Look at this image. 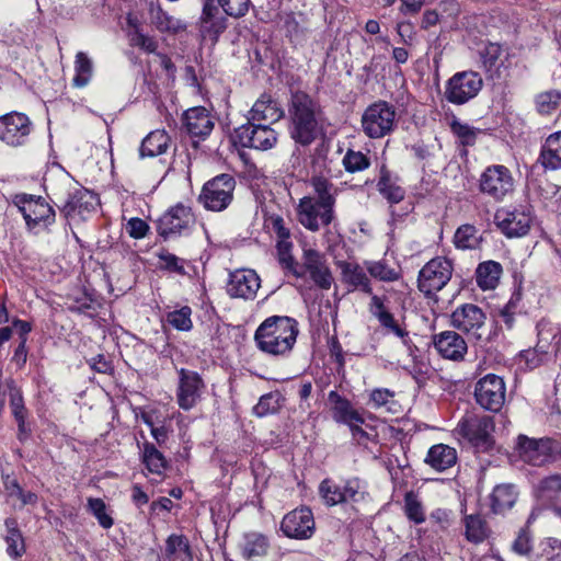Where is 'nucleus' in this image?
<instances>
[{"instance_id":"nucleus-1","label":"nucleus","mask_w":561,"mask_h":561,"mask_svg":"<svg viewBox=\"0 0 561 561\" xmlns=\"http://www.w3.org/2000/svg\"><path fill=\"white\" fill-rule=\"evenodd\" d=\"M311 186L314 195L300 198L296 207L298 222L311 232L329 226L334 219L336 190L325 178L313 176Z\"/></svg>"},{"instance_id":"nucleus-2","label":"nucleus","mask_w":561,"mask_h":561,"mask_svg":"<svg viewBox=\"0 0 561 561\" xmlns=\"http://www.w3.org/2000/svg\"><path fill=\"white\" fill-rule=\"evenodd\" d=\"M298 332V323L295 319L272 316L259 325L254 340L262 352L273 356H286L291 352Z\"/></svg>"},{"instance_id":"nucleus-3","label":"nucleus","mask_w":561,"mask_h":561,"mask_svg":"<svg viewBox=\"0 0 561 561\" xmlns=\"http://www.w3.org/2000/svg\"><path fill=\"white\" fill-rule=\"evenodd\" d=\"M289 134L300 146L311 145L321 133V110L319 104L304 92L291 96L289 107Z\"/></svg>"},{"instance_id":"nucleus-4","label":"nucleus","mask_w":561,"mask_h":561,"mask_svg":"<svg viewBox=\"0 0 561 561\" xmlns=\"http://www.w3.org/2000/svg\"><path fill=\"white\" fill-rule=\"evenodd\" d=\"M365 266L346 263L343 267V279L350 290H360L370 295L369 312L379 321L380 325L389 333L400 339H404L408 332L394 320V317L385 306V298L373 295V287L369 277L366 274Z\"/></svg>"},{"instance_id":"nucleus-5","label":"nucleus","mask_w":561,"mask_h":561,"mask_svg":"<svg viewBox=\"0 0 561 561\" xmlns=\"http://www.w3.org/2000/svg\"><path fill=\"white\" fill-rule=\"evenodd\" d=\"M60 188L54 192V203L67 219H75L77 216L83 217L94 207V196L84 188L72 185L69 180Z\"/></svg>"},{"instance_id":"nucleus-6","label":"nucleus","mask_w":561,"mask_h":561,"mask_svg":"<svg viewBox=\"0 0 561 561\" xmlns=\"http://www.w3.org/2000/svg\"><path fill=\"white\" fill-rule=\"evenodd\" d=\"M396 108L386 101H378L369 105L362 116L364 134L371 139H379L389 135L396 124Z\"/></svg>"},{"instance_id":"nucleus-7","label":"nucleus","mask_w":561,"mask_h":561,"mask_svg":"<svg viewBox=\"0 0 561 561\" xmlns=\"http://www.w3.org/2000/svg\"><path fill=\"white\" fill-rule=\"evenodd\" d=\"M454 272L453 261L445 256L430 260L419 272L417 287L427 297L435 296L450 280Z\"/></svg>"},{"instance_id":"nucleus-8","label":"nucleus","mask_w":561,"mask_h":561,"mask_svg":"<svg viewBox=\"0 0 561 561\" xmlns=\"http://www.w3.org/2000/svg\"><path fill=\"white\" fill-rule=\"evenodd\" d=\"M234 188V179L220 174L204 184L198 201L208 210L221 211L231 204Z\"/></svg>"},{"instance_id":"nucleus-9","label":"nucleus","mask_w":561,"mask_h":561,"mask_svg":"<svg viewBox=\"0 0 561 561\" xmlns=\"http://www.w3.org/2000/svg\"><path fill=\"white\" fill-rule=\"evenodd\" d=\"M28 229L48 227L55 222L54 208L41 196L19 194L13 199Z\"/></svg>"},{"instance_id":"nucleus-10","label":"nucleus","mask_w":561,"mask_h":561,"mask_svg":"<svg viewBox=\"0 0 561 561\" xmlns=\"http://www.w3.org/2000/svg\"><path fill=\"white\" fill-rule=\"evenodd\" d=\"M483 81L476 71H459L450 77L445 85V99L456 105H461L478 95Z\"/></svg>"},{"instance_id":"nucleus-11","label":"nucleus","mask_w":561,"mask_h":561,"mask_svg":"<svg viewBox=\"0 0 561 561\" xmlns=\"http://www.w3.org/2000/svg\"><path fill=\"white\" fill-rule=\"evenodd\" d=\"M450 324L470 339L480 341L485 330L486 314L474 304H463L451 312Z\"/></svg>"},{"instance_id":"nucleus-12","label":"nucleus","mask_w":561,"mask_h":561,"mask_svg":"<svg viewBox=\"0 0 561 561\" xmlns=\"http://www.w3.org/2000/svg\"><path fill=\"white\" fill-rule=\"evenodd\" d=\"M481 193L494 201H503L514 190V179L511 171L502 164L488 167L479 180Z\"/></svg>"},{"instance_id":"nucleus-13","label":"nucleus","mask_w":561,"mask_h":561,"mask_svg":"<svg viewBox=\"0 0 561 561\" xmlns=\"http://www.w3.org/2000/svg\"><path fill=\"white\" fill-rule=\"evenodd\" d=\"M494 221L507 238H519L529 231L533 217L526 206L502 207L496 210Z\"/></svg>"},{"instance_id":"nucleus-14","label":"nucleus","mask_w":561,"mask_h":561,"mask_svg":"<svg viewBox=\"0 0 561 561\" xmlns=\"http://www.w3.org/2000/svg\"><path fill=\"white\" fill-rule=\"evenodd\" d=\"M506 387L503 378L488 374L474 387L477 403L484 410L499 412L505 402Z\"/></svg>"},{"instance_id":"nucleus-15","label":"nucleus","mask_w":561,"mask_h":561,"mask_svg":"<svg viewBox=\"0 0 561 561\" xmlns=\"http://www.w3.org/2000/svg\"><path fill=\"white\" fill-rule=\"evenodd\" d=\"M32 130L33 124L24 113L11 112L0 116V140L8 146H24Z\"/></svg>"},{"instance_id":"nucleus-16","label":"nucleus","mask_w":561,"mask_h":561,"mask_svg":"<svg viewBox=\"0 0 561 561\" xmlns=\"http://www.w3.org/2000/svg\"><path fill=\"white\" fill-rule=\"evenodd\" d=\"M270 125L248 122L236 129V138L242 147L262 151L270 150L278 140V134Z\"/></svg>"},{"instance_id":"nucleus-17","label":"nucleus","mask_w":561,"mask_h":561,"mask_svg":"<svg viewBox=\"0 0 561 561\" xmlns=\"http://www.w3.org/2000/svg\"><path fill=\"white\" fill-rule=\"evenodd\" d=\"M460 434L478 448L488 449L493 440L494 421L489 415L472 414L458 423Z\"/></svg>"},{"instance_id":"nucleus-18","label":"nucleus","mask_w":561,"mask_h":561,"mask_svg":"<svg viewBox=\"0 0 561 561\" xmlns=\"http://www.w3.org/2000/svg\"><path fill=\"white\" fill-rule=\"evenodd\" d=\"M176 388V402L184 411L192 410L201 400L205 382L198 373L181 368Z\"/></svg>"},{"instance_id":"nucleus-19","label":"nucleus","mask_w":561,"mask_h":561,"mask_svg":"<svg viewBox=\"0 0 561 561\" xmlns=\"http://www.w3.org/2000/svg\"><path fill=\"white\" fill-rule=\"evenodd\" d=\"M282 531L288 538L305 540L312 537L316 523L308 507H300L286 514L280 525Z\"/></svg>"},{"instance_id":"nucleus-20","label":"nucleus","mask_w":561,"mask_h":561,"mask_svg":"<svg viewBox=\"0 0 561 561\" xmlns=\"http://www.w3.org/2000/svg\"><path fill=\"white\" fill-rule=\"evenodd\" d=\"M516 447L519 458L531 466H542L549 462L553 455V444L549 438L534 439L519 435Z\"/></svg>"},{"instance_id":"nucleus-21","label":"nucleus","mask_w":561,"mask_h":561,"mask_svg":"<svg viewBox=\"0 0 561 561\" xmlns=\"http://www.w3.org/2000/svg\"><path fill=\"white\" fill-rule=\"evenodd\" d=\"M193 224L194 217L191 209L179 204L160 217L157 229L159 234L167 239L188 231Z\"/></svg>"},{"instance_id":"nucleus-22","label":"nucleus","mask_w":561,"mask_h":561,"mask_svg":"<svg viewBox=\"0 0 561 561\" xmlns=\"http://www.w3.org/2000/svg\"><path fill=\"white\" fill-rule=\"evenodd\" d=\"M261 287V279L254 270L242 268L231 272L227 293L232 298L253 299Z\"/></svg>"},{"instance_id":"nucleus-23","label":"nucleus","mask_w":561,"mask_h":561,"mask_svg":"<svg viewBox=\"0 0 561 561\" xmlns=\"http://www.w3.org/2000/svg\"><path fill=\"white\" fill-rule=\"evenodd\" d=\"M182 124L190 136L198 138L209 136L215 126L213 116L203 106L186 110L182 115Z\"/></svg>"},{"instance_id":"nucleus-24","label":"nucleus","mask_w":561,"mask_h":561,"mask_svg":"<svg viewBox=\"0 0 561 561\" xmlns=\"http://www.w3.org/2000/svg\"><path fill=\"white\" fill-rule=\"evenodd\" d=\"M203 11L199 19V30L204 38L213 42L226 30V18L221 14L214 0H203Z\"/></svg>"},{"instance_id":"nucleus-25","label":"nucleus","mask_w":561,"mask_h":561,"mask_svg":"<svg viewBox=\"0 0 561 561\" xmlns=\"http://www.w3.org/2000/svg\"><path fill=\"white\" fill-rule=\"evenodd\" d=\"M434 346L445 358L460 360L465 357L468 345L456 331H444L434 336Z\"/></svg>"},{"instance_id":"nucleus-26","label":"nucleus","mask_w":561,"mask_h":561,"mask_svg":"<svg viewBox=\"0 0 561 561\" xmlns=\"http://www.w3.org/2000/svg\"><path fill=\"white\" fill-rule=\"evenodd\" d=\"M283 116L284 111L280 108L277 101L272 99L271 95L262 94L251 107L248 122L273 124L278 122Z\"/></svg>"},{"instance_id":"nucleus-27","label":"nucleus","mask_w":561,"mask_h":561,"mask_svg":"<svg viewBox=\"0 0 561 561\" xmlns=\"http://www.w3.org/2000/svg\"><path fill=\"white\" fill-rule=\"evenodd\" d=\"M328 400L331 404L332 417L335 422L346 425L365 422L364 416L353 408L352 403L336 391H330Z\"/></svg>"},{"instance_id":"nucleus-28","label":"nucleus","mask_w":561,"mask_h":561,"mask_svg":"<svg viewBox=\"0 0 561 561\" xmlns=\"http://www.w3.org/2000/svg\"><path fill=\"white\" fill-rule=\"evenodd\" d=\"M539 162L546 170L561 169V131L549 135L541 147Z\"/></svg>"},{"instance_id":"nucleus-29","label":"nucleus","mask_w":561,"mask_h":561,"mask_svg":"<svg viewBox=\"0 0 561 561\" xmlns=\"http://www.w3.org/2000/svg\"><path fill=\"white\" fill-rule=\"evenodd\" d=\"M170 144V136L163 129L150 131L141 141L139 148L140 158H153L167 152Z\"/></svg>"},{"instance_id":"nucleus-30","label":"nucleus","mask_w":561,"mask_h":561,"mask_svg":"<svg viewBox=\"0 0 561 561\" xmlns=\"http://www.w3.org/2000/svg\"><path fill=\"white\" fill-rule=\"evenodd\" d=\"M456 460V449L445 444L432 446L425 458V462L436 471H445L451 468Z\"/></svg>"},{"instance_id":"nucleus-31","label":"nucleus","mask_w":561,"mask_h":561,"mask_svg":"<svg viewBox=\"0 0 561 561\" xmlns=\"http://www.w3.org/2000/svg\"><path fill=\"white\" fill-rule=\"evenodd\" d=\"M538 496L542 501H554L553 512L561 518V474L545 478L538 485Z\"/></svg>"},{"instance_id":"nucleus-32","label":"nucleus","mask_w":561,"mask_h":561,"mask_svg":"<svg viewBox=\"0 0 561 561\" xmlns=\"http://www.w3.org/2000/svg\"><path fill=\"white\" fill-rule=\"evenodd\" d=\"M502 273L503 268L499 262H482L476 270L477 284L482 290L494 289L499 285Z\"/></svg>"},{"instance_id":"nucleus-33","label":"nucleus","mask_w":561,"mask_h":561,"mask_svg":"<svg viewBox=\"0 0 561 561\" xmlns=\"http://www.w3.org/2000/svg\"><path fill=\"white\" fill-rule=\"evenodd\" d=\"M165 559L168 561H193L188 539L183 535H170L165 541Z\"/></svg>"},{"instance_id":"nucleus-34","label":"nucleus","mask_w":561,"mask_h":561,"mask_svg":"<svg viewBox=\"0 0 561 561\" xmlns=\"http://www.w3.org/2000/svg\"><path fill=\"white\" fill-rule=\"evenodd\" d=\"M517 499V492L512 484L496 485L491 495L492 510L496 514H502L512 508Z\"/></svg>"},{"instance_id":"nucleus-35","label":"nucleus","mask_w":561,"mask_h":561,"mask_svg":"<svg viewBox=\"0 0 561 561\" xmlns=\"http://www.w3.org/2000/svg\"><path fill=\"white\" fill-rule=\"evenodd\" d=\"M5 528L7 535L4 536V540L7 542V553L13 558L18 559L23 556L25 552V543L23 536L18 528V522L14 518L5 519Z\"/></svg>"},{"instance_id":"nucleus-36","label":"nucleus","mask_w":561,"mask_h":561,"mask_svg":"<svg viewBox=\"0 0 561 561\" xmlns=\"http://www.w3.org/2000/svg\"><path fill=\"white\" fill-rule=\"evenodd\" d=\"M240 548L242 554L248 559L263 557L267 553L268 541L262 534L249 533L243 536Z\"/></svg>"},{"instance_id":"nucleus-37","label":"nucleus","mask_w":561,"mask_h":561,"mask_svg":"<svg viewBox=\"0 0 561 561\" xmlns=\"http://www.w3.org/2000/svg\"><path fill=\"white\" fill-rule=\"evenodd\" d=\"M367 496V483L357 477H352L344 480V495L339 499L343 500V504L354 505L366 501Z\"/></svg>"},{"instance_id":"nucleus-38","label":"nucleus","mask_w":561,"mask_h":561,"mask_svg":"<svg viewBox=\"0 0 561 561\" xmlns=\"http://www.w3.org/2000/svg\"><path fill=\"white\" fill-rule=\"evenodd\" d=\"M364 266L373 278L380 282L391 283L401 277L400 271L389 265L386 260L365 261Z\"/></svg>"},{"instance_id":"nucleus-39","label":"nucleus","mask_w":561,"mask_h":561,"mask_svg":"<svg viewBox=\"0 0 561 561\" xmlns=\"http://www.w3.org/2000/svg\"><path fill=\"white\" fill-rule=\"evenodd\" d=\"M370 403L376 410L397 414L400 412V404L394 398V392L387 388H377L370 393Z\"/></svg>"},{"instance_id":"nucleus-40","label":"nucleus","mask_w":561,"mask_h":561,"mask_svg":"<svg viewBox=\"0 0 561 561\" xmlns=\"http://www.w3.org/2000/svg\"><path fill=\"white\" fill-rule=\"evenodd\" d=\"M150 18L152 24L160 32H178L183 28L181 21L164 12L158 3H150Z\"/></svg>"},{"instance_id":"nucleus-41","label":"nucleus","mask_w":561,"mask_h":561,"mask_svg":"<svg viewBox=\"0 0 561 561\" xmlns=\"http://www.w3.org/2000/svg\"><path fill=\"white\" fill-rule=\"evenodd\" d=\"M377 186L380 194L392 204L401 202L404 197V190L392 180L390 173L385 168L380 170Z\"/></svg>"},{"instance_id":"nucleus-42","label":"nucleus","mask_w":561,"mask_h":561,"mask_svg":"<svg viewBox=\"0 0 561 561\" xmlns=\"http://www.w3.org/2000/svg\"><path fill=\"white\" fill-rule=\"evenodd\" d=\"M75 72L76 75L72 80L73 85L77 88H83L88 85L93 73V62L83 51H79L76 55Z\"/></svg>"},{"instance_id":"nucleus-43","label":"nucleus","mask_w":561,"mask_h":561,"mask_svg":"<svg viewBox=\"0 0 561 561\" xmlns=\"http://www.w3.org/2000/svg\"><path fill=\"white\" fill-rule=\"evenodd\" d=\"M142 461L151 473L162 474L167 468L164 456L151 443L144 444Z\"/></svg>"},{"instance_id":"nucleus-44","label":"nucleus","mask_w":561,"mask_h":561,"mask_svg":"<svg viewBox=\"0 0 561 561\" xmlns=\"http://www.w3.org/2000/svg\"><path fill=\"white\" fill-rule=\"evenodd\" d=\"M319 494L328 506L343 504L339 496L344 495V480L336 483L331 479H324L319 485Z\"/></svg>"},{"instance_id":"nucleus-45","label":"nucleus","mask_w":561,"mask_h":561,"mask_svg":"<svg viewBox=\"0 0 561 561\" xmlns=\"http://www.w3.org/2000/svg\"><path fill=\"white\" fill-rule=\"evenodd\" d=\"M537 111L543 115H550L561 106V93L557 90L545 91L535 99Z\"/></svg>"},{"instance_id":"nucleus-46","label":"nucleus","mask_w":561,"mask_h":561,"mask_svg":"<svg viewBox=\"0 0 561 561\" xmlns=\"http://www.w3.org/2000/svg\"><path fill=\"white\" fill-rule=\"evenodd\" d=\"M454 243L457 249H474L479 244L477 228L469 224L460 226L455 232Z\"/></svg>"},{"instance_id":"nucleus-47","label":"nucleus","mask_w":561,"mask_h":561,"mask_svg":"<svg viewBox=\"0 0 561 561\" xmlns=\"http://www.w3.org/2000/svg\"><path fill=\"white\" fill-rule=\"evenodd\" d=\"M466 537L471 542H482L488 536V528L479 515H469L465 518Z\"/></svg>"},{"instance_id":"nucleus-48","label":"nucleus","mask_w":561,"mask_h":561,"mask_svg":"<svg viewBox=\"0 0 561 561\" xmlns=\"http://www.w3.org/2000/svg\"><path fill=\"white\" fill-rule=\"evenodd\" d=\"M559 329L548 320L542 319L537 324V344L540 352H549L550 346L554 337L557 336Z\"/></svg>"},{"instance_id":"nucleus-49","label":"nucleus","mask_w":561,"mask_h":561,"mask_svg":"<svg viewBox=\"0 0 561 561\" xmlns=\"http://www.w3.org/2000/svg\"><path fill=\"white\" fill-rule=\"evenodd\" d=\"M88 510L104 529H108L113 526L114 519L111 514L107 513L106 504L102 499L89 497Z\"/></svg>"},{"instance_id":"nucleus-50","label":"nucleus","mask_w":561,"mask_h":561,"mask_svg":"<svg viewBox=\"0 0 561 561\" xmlns=\"http://www.w3.org/2000/svg\"><path fill=\"white\" fill-rule=\"evenodd\" d=\"M343 165L350 173L360 172L369 168L370 160L362 151L348 149L343 157Z\"/></svg>"},{"instance_id":"nucleus-51","label":"nucleus","mask_w":561,"mask_h":561,"mask_svg":"<svg viewBox=\"0 0 561 561\" xmlns=\"http://www.w3.org/2000/svg\"><path fill=\"white\" fill-rule=\"evenodd\" d=\"M501 55L502 47L496 43H489L480 50V58L485 71H497Z\"/></svg>"},{"instance_id":"nucleus-52","label":"nucleus","mask_w":561,"mask_h":561,"mask_svg":"<svg viewBox=\"0 0 561 561\" xmlns=\"http://www.w3.org/2000/svg\"><path fill=\"white\" fill-rule=\"evenodd\" d=\"M404 513L407 517L415 524H422L425 522V513L417 496L409 492L404 496Z\"/></svg>"},{"instance_id":"nucleus-53","label":"nucleus","mask_w":561,"mask_h":561,"mask_svg":"<svg viewBox=\"0 0 561 561\" xmlns=\"http://www.w3.org/2000/svg\"><path fill=\"white\" fill-rule=\"evenodd\" d=\"M192 309L187 306L168 313L167 320L170 325L180 331H190L193 327Z\"/></svg>"},{"instance_id":"nucleus-54","label":"nucleus","mask_w":561,"mask_h":561,"mask_svg":"<svg viewBox=\"0 0 561 561\" xmlns=\"http://www.w3.org/2000/svg\"><path fill=\"white\" fill-rule=\"evenodd\" d=\"M276 249L280 265L288 271L295 272L296 263L291 255L293 242L290 237L286 239H278L276 242Z\"/></svg>"},{"instance_id":"nucleus-55","label":"nucleus","mask_w":561,"mask_h":561,"mask_svg":"<svg viewBox=\"0 0 561 561\" xmlns=\"http://www.w3.org/2000/svg\"><path fill=\"white\" fill-rule=\"evenodd\" d=\"M538 345L534 348L524 350L519 353V362H524L525 367L528 369H534L540 366L548 356L549 352H540Z\"/></svg>"},{"instance_id":"nucleus-56","label":"nucleus","mask_w":561,"mask_h":561,"mask_svg":"<svg viewBox=\"0 0 561 561\" xmlns=\"http://www.w3.org/2000/svg\"><path fill=\"white\" fill-rule=\"evenodd\" d=\"M218 3L227 15L241 18L247 14L250 0H218Z\"/></svg>"},{"instance_id":"nucleus-57","label":"nucleus","mask_w":561,"mask_h":561,"mask_svg":"<svg viewBox=\"0 0 561 561\" xmlns=\"http://www.w3.org/2000/svg\"><path fill=\"white\" fill-rule=\"evenodd\" d=\"M158 257L160 261L161 268L167 270L169 272H174L179 275L185 274L183 260H181L176 255H174L168 251H162L159 253Z\"/></svg>"},{"instance_id":"nucleus-58","label":"nucleus","mask_w":561,"mask_h":561,"mask_svg":"<svg viewBox=\"0 0 561 561\" xmlns=\"http://www.w3.org/2000/svg\"><path fill=\"white\" fill-rule=\"evenodd\" d=\"M278 410L277 396L273 393L264 394L260 401L254 405L253 412L256 416H265Z\"/></svg>"},{"instance_id":"nucleus-59","label":"nucleus","mask_w":561,"mask_h":561,"mask_svg":"<svg viewBox=\"0 0 561 561\" xmlns=\"http://www.w3.org/2000/svg\"><path fill=\"white\" fill-rule=\"evenodd\" d=\"M311 279L321 288L329 289L332 285L333 277L332 274L325 263L322 262L320 265L317 266V268L311 270L308 272Z\"/></svg>"},{"instance_id":"nucleus-60","label":"nucleus","mask_w":561,"mask_h":561,"mask_svg":"<svg viewBox=\"0 0 561 561\" xmlns=\"http://www.w3.org/2000/svg\"><path fill=\"white\" fill-rule=\"evenodd\" d=\"M453 133L460 138L461 142L466 146H471L476 140V130L469 125L454 121L450 125Z\"/></svg>"},{"instance_id":"nucleus-61","label":"nucleus","mask_w":561,"mask_h":561,"mask_svg":"<svg viewBox=\"0 0 561 561\" xmlns=\"http://www.w3.org/2000/svg\"><path fill=\"white\" fill-rule=\"evenodd\" d=\"M9 396L10 408L14 419L26 417V409L24 407V401L21 391L14 387H11Z\"/></svg>"},{"instance_id":"nucleus-62","label":"nucleus","mask_w":561,"mask_h":561,"mask_svg":"<svg viewBox=\"0 0 561 561\" xmlns=\"http://www.w3.org/2000/svg\"><path fill=\"white\" fill-rule=\"evenodd\" d=\"M514 552L526 556L531 550V538L526 529H520L512 546Z\"/></svg>"},{"instance_id":"nucleus-63","label":"nucleus","mask_w":561,"mask_h":561,"mask_svg":"<svg viewBox=\"0 0 561 561\" xmlns=\"http://www.w3.org/2000/svg\"><path fill=\"white\" fill-rule=\"evenodd\" d=\"M268 228L275 234L276 239L289 238L290 230L280 216H271L267 219Z\"/></svg>"},{"instance_id":"nucleus-64","label":"nucleus","mask_w":561,"mask_h":561,"mask_svg":"<svg viewBox=\"0 0 561 561\" xmlns=\"http://www.w3.org/2000/svg\"><path fill=\"white\" fill-rule=\"evenodd\" d=\"M134 45L139 46L147 53H154L158 48L157 42L138 30L135 32L131 38Z\"/></svg>"}]
</instances>
